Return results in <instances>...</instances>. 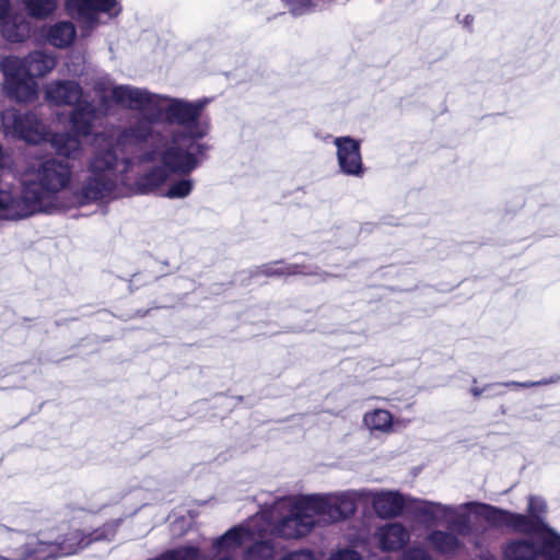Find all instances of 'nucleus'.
<instances>
[{
    "instance_id": "nucleus-1",
    "label": "nucleus",
    "mask_w": 560,
    "mask_h": 560,
    "mask_svg": "<svg viewBox=\"0 0 560 560\" xmlns=\"http://www.w3.org/2000/svg\"><path fill=\"white\" fill-rule=\"evenodd\" d=\"M93 92L95 100L88 101L79 83L54 81L47 84L45 96L55 105L73 107L71 126L83 137L91 133L96 119L110 114L113 105L138 113L115 139L104 132L95 136L83 182L96 177L97 185L107 184L100 201L127 195L135 166L152 164L135 182L139 192L150 194L164 187L172 175L187 176L200 165L209 149L198 142L210 129L202 117L209 98L188 101L144 88L115 85L108 77L96 79Z\"/></svg>"
},
{
    "instance_id": "nucleus-2",
    "label": "nucleus",
    "mask_w": 560,
    "mask_h": 560,
    "mask_svg": "<svg viewBox=\"0 0 560 560\" xmlns=\"http://www.w3.org/2000/svg\"><path fill=\"white\" fill-rule=\"evenodd\" d=\"M72 167L55 158L30 166L21 176L20 186L0 180V220L18 221L37 213H57L100 201L107 184L96 177L71 190Z\"/></svg>"
},
{
    "instance_id": "nucleus-3",
    "label": "nucleus",
    "mask_w": 560,
    "mask_h": 560,
    "mask_svg": "<svg viewBox=\"0 0 560 560\" xmlns=\"http://www.w3.org/2000/svg\"><path fill=\"white\" fill-rule=\"evenodd\" d=\"M369 494V489H360L279 498L269 508L271 533L285 539L303 538L318 526L350 517Z\"/></svg>"
},
{
    "instance_id": "nucleus-4",
    "label": "nucleus",
    "mask_w": 560,
    "mask_h": 560,
    "mask_svg": "<svg viewBox=\"0 0 560 560\" xmlns=\"http://www.w3.org/2000/svg\"><path fill=\"white\" fill-rule=\"evenodd\" d=\"M2 127L7 135H11L22 139L28 143H40L49 141L58 155L68 160H78L83 154V145L74 129L75 135L69 132L50 135L46 126L38 117L27 112L19 113L16 109L10 108L2 113Z\"/></svg>"
},
{
    "instance_id": "nucleus-5",
    "label": "nucleus",
    "mask_w": 560,
    "mask_h": 560,
    "mask_svg": "<svg viewBox=\"0 0 560 560\" xmlns=\"http://www.w3.org/2000/svg\"><path fill=\"white\" fill-rule=\"evenodd\" d=\"M55 67V58L39 50L24 58L5 57L1 62L4 75L3 89L18 102H33L38 94V85L34 79L46 75Z\"/></svg>"
},
{
    "instance_id": "nucleus-6",
    "label": "nucleus",
    "mask_w": 560,
    "mask_h": 560,
    "mask_svg": "<svg viewBox=\"0 0 560 560\" xmlns=\"http://www.w3.org/2000/svg\"><path fill=\"white\" fill-rule=\"evenodd\" d=\"M272 518L269 509L256 514L248 523L229 529L224 535L212 542L215 560H236L237 550L246 542L253 541L256 537L271 534ZM198 550H200L198 548ZM197 560H206L201 551Z\"/></svg>"
},
{
    "instance_id": "nucleus-7",
    "label": "nucleus",
    "mask_w": 560,
    "mask_h": 560,
    "mask_svg": "<svg viewBox=\"0 0 560 560\" xmlns=\"http://www.w3.org/2000/svg\"><path fill=\"white\" fill-rule=\"evenodd\" d=\"M412 511L423 523L438 525L446 523L448 528L466 536L470 533L469 514L476 515L477 502H467L459 505H447L434 501L411 499Z\"/></svg>"
},
{
    "instance_id": "nucleus-8",
    "label": "nucleus",
    "mask_w": 560,
    "mask_h": 560,
    "mask_svg": "<svg viewBox=\"0 0 560 560\" xmlns=\"http://www.w3.org/2000/svg\"><path fill=\"white\" fill-rule=\"evenodd\" d=\"M89 545L86 533L70 529L67 534L52 539L32 538L26 542L27 558L33 560H54L71 556Z\"/></svg>"
},
{
    "instance_id": "nucleus-9",
    "label": "nucleus",
    "mask_w": 560,
    "mask_h": 560,
    "mask_svg": "<svg viewBox=\"0 0 560 560\" xmlns=\"http://www.w3.org/2000/svg\"><path fill=\"white\" fill-rule=\"evenodd\" d=\"M503 557L504 560H560V536L545 535L540 547L529 538L512 539L505 544Z\"/></svg>"
},
{
    "instance_id": "nucleus-10",
    "label": "nucleus",
    "mask_w": 560,
    "mask_h": 560,
    "mask_svg": "<svg viewBox=\"0 0 560 560\" xmlns=\"http://www.w3.org/2000/svg\"><path fill=\"white\" fill-rule=\"evenodd\" d=\"M476 516L497 527H508L513 532L532 535L544 534L545 530L528 514L514 513L488 504L478 503Z\"/></svg>"
},
{
    "instance_id": "nucleus-11",
    "label": "nucleus",
    "mask_w": 560,
    "mask_h": 560,
    "mask_svg": "<svg viewBox=\"0 0 560 560\" xmlns=\"http://www.w3.org/2000/svg\"><path fill=\"white\" fill-rule=\"evenodd\" d=\"M65 8L86 34L98 24L100 12L109 15H117L120 12L117 0H66Z\"/></svg>"
},
{
    "instance_id": "nucleus-12",
    "label": "nucleus",
    "mask_w": 560,
    "mask_h": 560,
    "mask_svg": "<svg viewBox=\"0 0 560 560\" xmlns=\"http://www.w3.org/2000/svg\"><path fill=\"white\" fill-rule=\"evenodd\" d=\"M339 170L342 174L353 177L364 175V165L361 155V144L349 136L334 139Z\"/></svg>"
},
{
    "instance_id": "nucleus-13",
    "label": "nucleus",
    "mask_w": 560,
    "mask_h": 560,
    "mask_svg": "<svg viewBox=\"0 0 560 560\" xmlns=\"http://www.w3.org/2000/svg\"><path fill=\"white\" fill-rule=\"evenodd\" d=\"M411 499L396 491H372L368 501L372 502L375 513L382 518H390L401 514L405 508L411 505Z\"/></svg>"
},
{
    "instance_id": "nucleus-14",
    "label": "nucleus",
    "mask_w": 560,
    "mask_h": 560,
    "mask_svg": "<svg viewBox=\"0 0 560 560\" xmlns=\"http://www.w3.org/2000/svg\"><path fill=\"white\" fill-rule=\"evenodd\" d=\"M33 32L30 16L23 12H10L1 21V35L11 43L26 40Z\"/></svg>"
},
{
    "instance_id": "nucleus-15",
    "label": "nucleus",
    "mask_w": 560,
    "mask_h": 560,
    "mask_svg": "<svg viewBox=\"0 0 560 560\" xmlns=\"http://www.w3.org/2000/svg\"><path fill=\"white\" fill-rule=\"evenodd\" d=\"M374 538L381 550L396 551L409 541L410 534L400 523H387L376 529Z\"/></svg>"
},
{
    "instance_id": "nucleus-16",
    "label": "nucleus",
    "mask_w": 560,
    "mask_h": 560,
    "mask_svg": "<svg viewBox=\"0 0 560 560\" xmlns=\"http://www.w3.org/2000/svg\"><path fill=\"white\" fill-rule=\"evenodd\" d=\"M458 536L460 535L455 530L434 529L428 535L427 541L435 551L445 556H455L464 547Z\"/></svg>"
},
{
    "instance_id": "nucleus-17",
    "label": "nucleus",
    "mask_w": 560,
    "mask_h": 560,
    "mask_svg": "<svg viewBox=\"0 0 560 560\" xmlns=\"http://www.w3.org/2000/svg\"><path fill=\"white\" fill-rule=\"evenodd\" d=\"M363 425L371 434H390L394 431L395 420L386 409L374 408L366 411L362 419Z\"/></svg>"
},
{
    "instance_id": "nucleus-18",
    "label": "nucleus",
    "mask_w": 560,
    "mask_h": 560,
    "mask_svg": "<svg viewBox=\"0 0 560 560\" xmlns=\"http://www.w3.org/2000/svg\"><path fill=\"white\" fill-rule=\"evenodd\" d=\"M77 35L73 23L69 21H59L52 24L47 31V40L55 47H69Z\"/></svg>"
},
{
    "instance_id": "nucleus-19",
    "label": "nucleus",
    "mask_w": 560,
    "mask_h": 560,
    "mask_svg": "<svg viewBox=\"0 0 560 560\" xmlns=\"http://www.w3.org/2000/svg\"><path fill=\"white\" fill-rule=\"evenodd\" d=\"M547 512V502L544 498L533 494L528 497L527 514L545 530V535L551 536L555 532L546 523Z\"/></svg>"
},
{
    "instance_id": "nucleus-20",
    "label": "nucleus",
    "mask_w": 560,
    "mask_h": 560,
    "mask_svg": "<svg viewBox=\"0 0 560 560\" xmlns=\"http://www.w3.org/2000/svg\"><path fill=\"white\" fill-rule=\"evenodd\" d=\"M26 14L36 20H46L51 16L57 8L58 0H21Z\"/></svg>"
},
{
    "instance_id": "nucleus-21",
    "label": "nucleus",
    "mask_w": 560,
    "mask_h": 560,
    "mask_svg": "<svg viewBox=\"0 0 560 560\" xmlns=\"http://www.w3.org/2000/svg\"><path fill=\"white\" fill-rule=\"evenodd\" d=\"M261 273L266 276L314 275L308 266L295 264L271 262L264 265Z\"/></svg>"
},
{
    "instance_id": "nucleus-22",
    "label": "nucleus",
    "mask_w": 560,
    "mask_h": 560,
    "mask_svg": "<svg viewBox=\"0 0 560 560\" xmlns=\"http://www.w3.org/2000/svg\"><path fill=\"white\" fill-rule=\"evenodd\" d=\"M293 15H303L320 10L331 0H282Z\"/></svg>"
},
{
    "instance_id": "nucleus-23",
    "label": "nucleus",
    "mask_w": 560,
    "mask_h": 560,
    "mask_svg": "<svg viewBox=\"0 0 560 560\" xmlns=\"http://www.w3.org/2000/svg\"><path fill=\"white\" fill-rule=\"evenodd\" d=\"M559 381H560V375H556V376H551L549 378H542V380H539V381H536V382H524V383H521V382L511 381V382H506V383L493 384L492 386H506V387H513V388H520V387L528 388V387H534V386H547V385H550V384L558 383ZM491 385H487L483 388H479V387L474 386V387H471L470 393L476 398H478Z\"/></svg>"
},
{
    "instance_id": "nucleus-24",
    "label": "nucleus",
    "mask_w": 560,
    "mask_h": 560,
    "mask_svg": "<svg viewBox=\"0 0 560 560\" xmlns=\"http://www.w3.org/2000/svg\"><path fill=\"white\" fill-rule=\"evenodd\" d=\"M121 520H114L105 523L98 528H95L86 533L89 545L97 541H110L115 538L118 527L120 526Z\"/></svg>"
},
{
    "instance_id": "nucleus-25",
    "label": "nucleus",
    "mask_w": 560,
    "mask_h": 560,
    "mask_svg": "<svg viewBox=\"0 0 560 560\" xmlns=\"http://www.w3.org/2000/svg\"><path fill=\"white\" fill-rule=\"evenodd\" d=\"M275 556V547L269 541H258L248 547L244 553V560H271Z\"/></svg>"
},
{
    "instance_id": "nucleus-26",
    "label": "nucleus",
    "mask_w": 560,
    "mask_h": 560,
    "mask_svg": "<svg viewBox=\"0 0 560 560\" xmlns=\"http://www.w3.org/2000/svg\"><path fill=\"white\" fill-rule=\"evenodd\" d=\"M195 188L194 179L183 177L173 182L164 194L170 199H183L188 197Z\"/></svg>"
},
{
    "instance_id": "nucleus-27",
    "label": "nucleus",
    "mask_w": 560,
    "mask_h": 560,
    "mask_svg": "<svg viewBox=\"0 0 560 560\" xmlns=\"http://www.w3.org/2000/svg\"><path fill=\"white\" fill-rule=\"evenodd\" d=\"M402 560H434L429 551L422 546H413L406 549L402 553Z\"/></svg>"
},
{
    "instance_id": "nucleus-28",
    "label": "nucleus",
    "mask_w": 560,
    "mask_h": 560,
    "mask_svg": "<svg viewBox=\"0 0 560 560\" xmlns=\"http://www.w3.org/2000/svg\"><path fill=\"white\" fill-rule=\"evenodd\" d=\"M361 555L355 550L345 548L332 552L327 560H361Z\"/></svg>"
},
{
    "instance_id": "nucleus-29",
    "label": "nucleus",
    "mask_w": 560,
    "mask_h": 560,
    "mask_svg": "<svg viewBox=\"0 0 560 560\" xmlns=\"http://www.w3.org/2000/svg\"><path fill=\"white\" fill-rule=\"evenodd\" d=\"M281 560H315V556L310 550H298L285 555Z\"/></svg>"
},
{
    "instance_id": "nucleus-30",
    "label": "nucleus",
    "mask_w": 560,
    "mask_h": 560,
    "mask_svg": "<svg viewBox=\"0 0 560 560\" xmlns=\"http://www.w3.org/2000/svg\"><path fill=\"white\" fill-rule=\"evenodd\" d=\"M9 9H10V0H0V20L1 21L9 13Z\"/></svg>"
},
{
    "instance_id": "nucleus-31",
    "label": "nucleus",
    "mask_w": 560,
    "mask_h": 560,
    "mask_svg": "<svg viewBox=\"0 0 560 560\" xmlns=\"http://www.w3.org/2000/svg\"><path fill=\"white\" fill-rule=\"evenodd\" d=\"M472 16L471 15H466L465 19H464V23L465 25L469 26L471 23H472Z\"/></svg>"
},
{
    "instance_id": "nucleus-32",
    "label": "nucleus",
    "mask_w": 560,
    "mask_h": 560,
    "mask_svg": "<svg viewBox=\"0 0 560 560\" xmlns=\"http://www.w3.org/2000/svg\"><path fill=\"white\" fill-rule=\"evenodd\" d=\"M3 150L2 148L0 147V166H3Z\"/></svg>"
},
{
    "instance_id": "nucleus-33",
    "label": "nucleus",
    "mask_w": 560,
    "mask_h": 560,
    "mask_svg": "<svg viewBox=\"0 0 560 560\" xmlns=\"http://www.w3.org/2000/svg\"><path fill=\"white\" fill-rule=\"evenodd\" d=\"M488 560H494V559L491 557V558H489Z\"/></svg>"
}]
</instances>
